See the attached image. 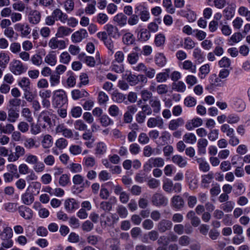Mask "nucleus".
Segmentation results:
<instances>
[{
    "mask_svg": "<svg viewBox=\"0 0 250 250\" xmlns=\"http://www.w3.org/2000/svg\"><path fill=\"white\" fill-rule=\"evenodd\" d=\"M74 128L79 131H84L87 128V125L82 120H76L74 123Z\"/></svg>",
    "mask_w": 250,
    "mask_h": 250,
    "instance_id": "60",
    "label": "nucleus"
},
{
    "mask_svg": "<svg viewBox=\"0 0 250 250\" xmlns=\"http://www.w3.org/2000/svg\"><path fill=\"white\" fill-rule=\"evenodd\" d=\"M88 36L87 32L85 29H81L75 32L71 36V40L73 42H79Z\"/></svg>",
    "mask_w": 250,
    "mask_h": 250,
    "instance_id": "12",
    "label": "nucleus"
},
{
    "mask_svg": "<svg viewBox=\"0 0 250 250\" xmlns=\"http://www.w3.org/2000/svg\"><path fill=\"white\" fill-rule=\"evenodd\" d=\"M125 95L122 93L114 91L112 94V100L117 103H122L125 100Z\"/></svg>",
    "mask_w": 250,
    "mask_h": 250,
    "instance_id": "45",
    "label": "nucleus"
},
{
    "mask_svg": "<svg viewBox=\"0 0 250 250\" xmlns=\"http://www.w3.org/2000/svg\"><path fill=\"white\" fill-rule=\"evenodd\" d=\"M67 102V95L63 90L58 89L53 91L52 104L55 107H61Z\"/></svg>",
    "mask_w": 250,
    "mask_h": 250,
    "instance_id": "1",
    "label": "nucleus"
},
{
    "mask_svg": "<svg viewBox=\"0 0 250 250\" xmlns=\"http://www.w3.org/2000/svg\"><path fill=\"white\" fill-rule=\"evenodd\" d=\"M64 207L67 211L72 212L74 210L78 208L79 203L73 198L68 199L65 201Z\"/></svg>",
    "mask_w": 250,
    "mask_h": 250,
    "instance_id": "18",
    "label": "nucleus"
},
{
    "mask_svg": "<svg viewBox=\"0 0 250 250\" xmlns=\"http://www.w3.org/2000/svg\"><path fill=\"white\" fill-rule=\"evenodd\" d=\"M48 46L52 49H63L65 48V42L63 40H58L56 38H51L49 42Z\"/></svg>",
    "mask_w": 250,
    "mask_h": 250,
    "instance_id": "11",
    "label": "nucleus"
},
{
    "mask_svg": "<svg viewBox=\"0 0 250 250\" xmlns=\"http://www.w3.org/2000/svg\"><path fill=\"white\" fill-rule=\"evenodd\" d=\"M183 141L187 144H194L196 143L197 138L194 134L188 132L183 136Z\"/></svg>",
    "mask_w": 250,
    "mask_h": 250,
    "instance_id": "49",
    "label": "nucleus"
},
{
    "mask_svg": "<svg viewBox=\"0 0 250 250\" xmlns=\"http://www.w3.org/2000/svg\"><path fill=\"white\" fill-rule=\"evenodd\" d=\"M19 110L13 107H9L7 110V121L9 123H15L20 116Z\"/></svg>",
    "mask_w": 250,
    "mask_h": 250,
    "instance_id": "15",
    "label": "nucleus"
},
{
    "mask_svg": "<svg viewBox=\"0 0 250 250\" xmlns=\"http://www.w3.org/2000/svg\"><path fill=\"white\" fill-rule=\"evenodd\" d=\"M208 145V141L205 138L198 140L197 146L198 153L199 155H205L206 153V147Z\"/></svg>",
    "mask_w": 250,
    "mask_h": 250,
    "instance_id": "22",
    "label": "nucleus"
},
{
    "mask_svg": "<svg viewBox=\"0 0 250 250\" xmlns=\"http://www.w3.org/2000/svg\"><path fill=\"white\" fill-rule=\"evenodd\" d=\"M12 236L13 230L10 227L5 228L2 232L0 230V237L1 240L11 239Z\"/></svg>",
    "mask_w": 250,
    "mask_h": 250,
    "instance_id": "39",
    "label": "nucleus"
},
{
    "mask_svg": "<svg viewBox=\"0 0 250 250\" xmlns=\"http://www.w3.org/2000/svg\"><path fill=\"white\" fill-rule=\"evenodd\" d=\"M213 178V173L210 172L206 175L202 176V184L203 187L206 188L208 187V184L211 183Z\"/></svg>",
    "mask_w": 250,
    "mask_h": 250,
    "instance_id": "47",
    "label": "nucleus"
},
{
    "mask_svg": "<svg viewBox=\"0 0 250 250\" xmlns=\"http://www.w3.org/2000/svg\"><path fill=\"white\" fill-rule=\"evenodd\" d=\"M243 38V35L240 32H235L228 39V42L229 45H233L240 42Z\"/></svg>",
    "mask_w": 250,
    "mask_h": 250,
    "instance_id": "29",
    "label": "nucleus"
},
{
    "mask_svg": "<svg viewBox=\"0 0 250 250\" xmlns=\"http://www.w3.org/2000/svg\"><path fill=\"white\" fill-rule=\"evenodd\" d=\"M172 88L177 92L183 93L186 90V85L183 82L178 81L172 83Z\"/></svg>",
    "mask_w": 250,
    "mask_h": 250,
    "instance_id": "42",
    "label": "nucleus"
},
{
    "mask_svg": "<svg viewBox=\"0 0 250 250\" xmlns=\"http://www.w3.org/2000/svg\"><path fill=\"white\" fill-rule=\"evenodd\" d=\"M150 107L154 113L158 114L160 112L161 104L160 100L157 97H154L149 100Z\"/></svg>",
    "mask_w": 250,
    "mask_h": 250,
    "instance_id": "19",
    "label": "nucleus"
},
{
    "mask_svg": "<svg viewBox=\"0 0 250 250\" xmlns=\"http://www.w3.org/2000/svg\"><path fill=\"white\" fill-rule=\"evenodd\" d=\"M220 129L221 131L225 133L228 137H230L234 134V130L233 128L230 127V126L227 124H225L221 126Z\"/></svg>",
    "mask_w": 250,
    "mask_h": 250,
    "instance_id": "51",
    "label": "nucleus"
},
{
    "mask_svg": "<svg viewBox=\"0 0 250 250\" xmlns=\"http://www.w3.org/2000/svg\"><path fill=\"white\" fill-rule=\"evenodd\" d=\"M240 121V116L235 113H231L229 114L227 118V122L228 124L230 125L238 124Z\"/></svg>",
    "mask_w": 250,
    "mask_h": 250,
    "instance_id": "55",
    "label": "nucleus"
},
{
    "mask_svg": "<svg viewBox=\"0 0 250 250\" xmlns=\"http://www.w3.org/2000/svg\"><path fill=\"white\" fill-rule=\"evenodd\" d=\"M135 13L138 14L142 21L146 22L148 21L150 18V14L146 7L140 5L135 7Z\"/></svg>",
    "mask_w": 250,
    "mask_h": 250,
    "instance_id": "5",
    "label": "nucleus"
},
{
    "mask_svg": "<svg viewBox=\"0 0 250 250\" xmlns=\"http://www.w3.org/2000/svg\"><path fill=\"white\" fill-rule=\"evenodd\" d=\"M19 85L24 91L30 90V81L27 77H22L18 82Z\"/></svg>",
    "mask_w": 250,
    "mask_h": 250,
    "instance_id": "33",
    "label": "nucleus"
},
{
    "mask_svg": "<svg viewBox=\"0 0 250 250\" xmlns=\"http://www.w3.org/2000/svg\"><path fill=\"white\" fill-rule=\"evenodd\" d=\"M151 202L157 207L165 206L167 204L168 200L163 194L155 193L151 198Z\"/></svg>",
    "mask_w": 250,
    "mask_h": 250,
    "instance_id": "4",
    "label": "nucleus"
},
{
    "mask_svg": "<svg viewBox=\"0 0 250 250\" xmlns=\"http://www.w3.org/2000/svg\"><path fill=\"white\" fill-rule=\"evenodd\" d=\"M15 29L20 32L22 37H26L28 36L31 31L30 26L27 23H18L14 25Z\"/></svg>",
    "mask_w": 250,
    "mask_h": 250,
    "instance_id": "6",
    "label": "nucleus"
},
{
    "mask_svg": "<svg viewBox=\"0 0 250 250\" xmlns=\"http://www.w3.org/2000/svg\"><path fill=\"white\" fill-rule=\"evenodd\" d=\"M238 13L240 16L245 18L247 21H250V10L247 7L244 6L239 7Z\"/></svg>",
    "mask_w": 250,
    "mask_h": 250,
    "instance_id": "40",
    "label": "nucleus"
},
{
    "mask_svg": "<svg viewBox=\"0 0 250 250\" xmlns=\"http://www.w3.org/2000/svg\"><path fill=\"white\" fill-rule=\"evenodd\" d=\"M113 21L116 22L119 26H124L126 24L127 17L123 13H119L114 16Z\"/></svg>",
    "mask_w": 250,
    "mask_h": 250,
    "instance_id": "31",
    "label": "nucleus"
},
{
    "mask_svg": "<svg viewBox=\"0 0 250 250\" xmlns=\"http://www.w3.org/2000/svg\"><path fill=\"white\" fill-rule=\"evenodd\" d=\"M165 164L164 160L161 157L151 158L144 166V170L149 171L153 167H162Z\"/></svg>",
    "mask_w": 250,
    "mask_h": 250,
    "instance_id": "3",
    "label": "nucleus"
},
{
    "mask_svg": "<svg viewBox=\"0 0 250 250\" xmlns=\"http://www.w3.org/2000/svg\"><path fill=\"white\" fill-rule=\"evenodd\" d=\"M96 165V160L92 156L85 157L83 159V166L86 168H91Z\"/></svg>",
    "mask_w": 250,
    "mask_h": 250,
    "instance_id": "44",
    "label": "nucleus"
},
{
    "mask_svg": "<svg viewBox=\"0 0 250 250\" xmlns=\"http://www.w3.org/2000/svg\"><path fill=\"white\" fill-rule=\"evenodd\" d=\"M108 111L109 115L112 117H116L121 115L119 108L115 104L111 105L109 106Z\"/></svg>",
    "mask_w": 250,
    "mask_h": 250,
    "instance_id": "59",
    "label": "nucleus"
},
{
    "mask_svg": "<svg viewBox=\"0 0 250 250\" xmlns=\"http://www.w3.org/2000/svg\"><path fill=\"white\" fill-rule=\"evenodd\" d=\"M46 125L41 123L40 119H38L37 124L32 123L30 125V132L32 134L36 135L42 132V128H45Z\"/></svg>",
    "mask_w": 250,
    "mask_h": 250,
    "instance_id": "16",
    "label": "nucleus"
},
{
    "mask_svg": "<svg viewBox=\"0 0 250 250\" xmlns=\"http://www.w3.org/2000/svg\"><path fill=\"white\" fill-rule=\"evenodd\" d=\"M193 56L195 61L198 63H202L205 60L204 53L201 49L198 47L195 48L193 51Z\"/></svg>",
    "mask_w": 250,
    "mask_h": 250,
    "instance_id": "32",
    "label": "nucleus"
},
{
    "mask_svg": "<svg viewBox=\"0 0 250 250\" xmlns=\"http://www.w3.org/2000/svg\"><path fill=\"white\" fill-rule=\"evenodd\" d=\"M30 60L33 64L37 66H40L42 63V57L39 54H35L32 56Z\"/></svg>",
    "mask_w": 250,
    "mask_h": 250,
    "instance_id": "64",
    "label": "nucleus"
},
{
    "mask_svg": "<svg viewBox=\"0 0 250 250\" xmlns=\"http://www.w3.org/2000/svg\"><path fill=\"white\" fill-rule=\"evenodd\" d=\"M172 205L173 207L180 209L184 206V201L180 196H175L172 199Z\"/></svg>",
    "mask_w": 250,
    "mask_h": 250,
    "instance_id": "43",
    "label": "nucleus"
},
{
    "mask_svg": "<svg viewBox=\"0 0 250 250\" xmlns=\"http://www.w3.org/2000/svg\"><path fill=\"white\" fill-rule=\"evenodd\" d=\"M21 114L26 121L29 123H31L33 121V118L32 116V112L29 108L25 107L23 108L21 111Z\"/></svg>",
    "mask_w": 250,
    "mask_h": 250,
    "instance_id": "54",
    "label": "nucleus"
},
{
    "mask_svg": "<svg viewBox=\"0 0 250 250\" xmlns=\"http://www.w3.org/2000/svg\"><path fill=\"white\" fill-rule=\"evenodd\" d=\"M49 82L51 86L54 87L60 83V76L55 73L50 76Z\"/></svg>",
    "mask_w": 250,
    "mask_h": 250,
    "instance_id": "61",
    "label": "nucleus"
},
{
    "mask_svg": "<svg viewBox=\"0 0 250 250\" xmlns=\"http://www.w3.org/2000/svg\"><path fill=\"white\" fill-rule=\"evenodd\" d=\"M56 133H61L63 136L67 138H72L73 134L72 130L67 128L63 124L58 125L55 128Z\"/></svg>",
    "mask_w": 250,
    "mask_h": 250,
    "instance_id": "10",
    "label": "nucleus"
},
{
    "mask_svg": "<svg viewBox=\"0 0 250 250\" xmlns=\"http://www.w3.org/2000/svg\"><path fill=\"white\" fill-rule=\"evenodd\" d=\"M209 65L205 64L200 67L198 76L201 79H204L209 73Z\"/></svg>",
    "mask_w": 250,
    "mask_h": 250,
    "instance_id": "50",
    "label": "nucleus"
},
{
    "mask_svg": "<svg viewBox=\"0 0 250 250\" xmlns=\"http://www.w3.org/2000/svg\"><path fill=\"white\" fill-rule=\"evenodd\" d=\"M107 36L114 39H118L121 36L119 29L115 26L111 24H107L104 26Z\"/></svg>",
    "mask_w": 250,
    "mask_h": 250,
    "instance_id": "9",
    "label": "nucleus"
},
{
    "mask_svg": "<svg viewBox=\"0 0 250 250\" xmlns=\"http://www.w3.org/2000/svg\"><path fill=\"white\" fill-rule=\"evenodd\" d=\"M41 14L37 10H31L28 16V20L29 22L32 24H37L41 21Z\"/></svg>",
    "mask_w": 250,
    "mask_h": 250,
    "instance_id": "14",
    "label": "nucleus"
},
{
    "mask_svg": "<svg viewBox=\"0 0 250 250\" xmlns=\"http://www.w3.org/2000/svg\"><path fill=\"white\" fill-rule=\"evenodd\" d=\"M122 41L124 44L127 45H130L134 43L135 38L132 33L127 32L123 35Z\"/></svg>",
    "mask_w": 250,
    "mask_h": 250,
    "instance_id": "36",
    "label": "nucleus"
},
{
    "mask_svg": "<svg viewBox=\"0 0 250 250\" xmlns=\"http://www.w3.org/2000/svg\"><path fill=\"white\" fill-rule=\"evenodd\" d=\"M134 49L135 51L129 54L127 58L128 62L131 64H135L138 62L141 55V49L139 47L136 46Z\"/></svg>",
    "mask_w": 250,
    "mask_h": 250,
    "instance_id": "13",
    "label": "nucleus"
},
{
    "mask_svg": "<svg viewBox=\"0 0 250 250\" xmlns=\"http://www.w3.org/2000/svg\"><path fill=\"white\" fill-rule=\"evenodd\" d=\"M10 61L9 55L3 52L0 53V66L1 67H5Z\"/></svg>",
    "mask_w": 250,
    "mask_h": 250,
    "instance_id": "52",
    "label": "nucleus"
},
{
    "mask_svg": "<svg viewBox=\"0 0 250 250\" xmlns=\"http://www.w3.org/2000/svg\"><path fill=\"white\" fill-rule=\"evenodd\" d=\"M164 121L160 116L149 118L147 121V126L149 128H154L158 127L163 128L164 127Z\"/></svg>",
    "mask_w": 250,
    "mask_h": 250,
    "instance_id": "7",
    "label": "nucleus"
},
{
    "mask_svg": "<svg viewBox=\"0 0 250 250\" xmlns=\"http://www.w3.org/2000/svg\"><path fill=\"white\" fill-rule=\"evenodd\" d=\"M196 160L199 165V167L200 170L204 172H206L209 171L210 169L209 165L205 159L203 158H196Z\"/></svg>",
    "mask_w": 250,
    "mask_h": 250,
    "instance_id": "34",
    "label": "nucleus"
},
{
    "mask_svg": "<svg viewBox=\"0 0 250 250\" xmlns=\"http://www.w3.org/2000/svg\"><path fill=\"white\" fill-rule=\"evenodd\" d=\"M172 223L167 219H162L157 224V229L160 233H164L170 230L172 227Z\"/></svg>",
    "mask_w": 250,
    "mask_h": 250,
    "instance_id": "8",
    "label": "nucleus"
},
{
    "mask_svg": "<svg viewBox=\"0 0 250 250\" xmlns=\"http://www.w3.org/2000/svg\"><path fill=\"white\" fill-rule=\"evenodd\" d=\"M68 145L67 141L64 138L57 139L55 142V146L60 150L64 149Z\"/></svg>",
    "mask_w": 250,
    "mask_h": 250,
    "instance_id": "62",
    "label": "nucleus"
},
{
    "mask_svg": "<svg viewBox=\"0 0 250 250\" xmlns=\"http://www.w3.org/2000/svg\"><path fill=\"white\" fill-rule=\"evenodd\" d=\"M52 14L56 21H60L62 23H65L67 21V15L59 8L54 10Z\"/></svg>",
    "mask_w": 250,
    "mask_h": 250,
    "instance_id": "21",
    "label": "nucleus"
},
{
    "mask_svg": "<svg viewBox=\"0 0 250 250\" xmlns=\"http://www.w3.org/2000/svg\"><path fill=\"white\" fill-rule=\"evenodd\" d=\"M71 95L73 99L77 100L80 98L87 97L88 94L84 90L75 89L72 91Z\"/></svg>",
    "mask_w": 250,
    "mask_h": 250,
    "instance_id": "35",
    "label": "nucleus"
},
{
    "mask_svg": "<svg viewBox=\"0 0 250 250\" xmlns=\"http://www.w3.org/2000/svg\"><path fill=\"white\" fill-rule=\"evenodd\" d=\"M138 36L139 40L146 42L150 39L151 35L147 29L142 28L139 31Z\"/></svg>",
    "mask_w": 250,
    "mask_h": 250,
    "instance_id": "38",
    "label": "nucleus"
},
{
    "mask_svg": "<svg viewBox=\"0 0 250 250\" xmlns=\"http://www.w3.org/2000/svg\"><path fill=\"white\" fill-rule=\"evenodd\" d=\"M53 144V138L50 134H45L42 136L41 145L44 149L50 148Z\"/></svg>",
    "mask_w": 250,
    "mask_h": 250,
    "instance_id": "24",
    "label": "nucleus"
},
{
    "mask_svg": "<svg viewBox=\"0 0 250 250\" xmlns=\"http://www.w3.org/2000/svg\"><path fill=\"white\" fill-rule=\"evenodd\" d=\"M182 67L184 69L188 70L190 73H195L196 72V65L193 64L192 62L189 60L184 61L182 64Z\"/></svg>",
    "mask_w": 250,
    "mask_h": 250,
    "instance_id": "37",
    "label": "nucleus"
},
{
    "mask_svg": "<svg viewBox=\"0 0 250 250\" xmlns=\"http://www.w3.org/2000/svg\"><path fill=\"white\" fill-rule=\"evenodd\" d=\"M170 69H166L164 72L158 73L156 76V80L158 83H163L166 82L169 78Z\"/></svg>",
    "mask_w": 250,
    "mask_h": 250,
    "instance_id": "30",
    "label": "nucleus"
},
{
    "mask_svg": "<svg viewBox=\"0 0 250 250\" xmlns=\"http://www.w3.org/2000/svg\"><path fill=\"white\" fill-rule=\"evenodd\" d=\"M79 59L85 63L87 65L90 67H93L95 65V61L93 57L87 56L84 53H81L78 56Z\"/></svg>",
    "mask_w": 250,
    "mask_h": 250,
    "instance_id": "26",
    "label": "nucleus"
},
{
    "mask_svg": "<svg viewBox=\"0 0 250 250\" xmlns=\"http://www.w3.org/2000/svg\"><path fill=\"white\" fill-rule=\"evenodd\" d=\"M44 62L51 66H55L57 62V54L55 51L49 52L44 57Z\"/></svg>",
    "mask_w": 250,
    "mask_h": 250,
    "instance_id": "17",
    "label": "nucleus"
},
{
    "mask_svg": "<svg viewBox=\"0 0 250 250\" xmlns=\"http://www.w3.org/2000/svg\"><path fill=\"white\" fill-rule=\"evenodd\" d=\"M72 31V30L70 28L62 26L58 28L56 35L59 37H63L69 35Z\"/></svg>",
    "mask_w": 250,
    "mask_h": 250,
    "instance_id": "46",
    "label": "nucleus"
},
{
    "mask_svg": "<svg viewBox=\"0 0 250 250\" xmlns=\"http://www.w3.org/2000/svg\"><path fill=\"white\" fill-rule=\"evenodd\" d=\"M166 41L165 35L162 33H160L156 35L154 40V43L157 47L163 46Z\"/></svg>",
    "mask_w": 250,
    "mask_h": 250,
    "instance_id": "56",
    "label": "nucleus"
},
{
    "mask_svg": "<svg viewBox=\"0 0 250 250\" xmlns=\"http://www.w3.org/2000/svg\"><path fill=\"white\" fill-rule=\"evenodd\" d=\"M184 124V120L182 118L171 120L168 124V128L171 130H176L179 127Z\"/></svg>",
    "mask_w": 250,
    "mask_h": 250,
    "instance_id": "27",
    "label": "nucleus"
},
{
    "mask_svg": "<svg viewBox=\"0 0 250 250\" xmlns=\"http://www.w3.org/2000/svg\"><path fill=\"white\" fill-rule=\"evenodd\" d=\"M9 69L10 71L16 75H20L26 70L22 62L18 60H13L11 62Z\"/></svg>",
    "mask_w": 250,
    "mask_h": 250,
    "instance_id": "2",
    "label": "nucleus"
},
{
    "mask_svg": "<svg viewBox=\"0 0 250 250\" xmlns=\"http://www.w3.org/2000/svg\"><path fill=\"white\" fill-rule=\"evenodd\" d=\"M203 121L201 118H195L188 121L186 124L185 127L188 130H192L194 128L201 126Z\"/></svg>",
    "mask_w": 250,
    "mask_h": 250,
    "instance_id": "20",
    "label": "nucleus"
},
{
    "mask_svg": "<svg viewBox=\"0 0 250 250\" xmlns=\"http://www.w3.org/2000/svg\"><path fill=\"white\" fill-rule=\"evenodd\" d=\"M21 198L23 203L27 205L31 204L34 200L33 194L29 191L28 189L21 195Z\"/></svg>",
    "mask_w": 250,
    "mask_h": 250,
    "instance_id": "28",
    "label": "nucleus"
},
{
    "mask_svg": "<svg viewBox=\"0 0 250 250\" xmlns=\"http://www.w3.org/2000/svg\"><path fill=\"white\" fill-rule=\"evenodd\" d=\"M19 213L20 215L25 219H30L33 216L32 210L28 207H24L23 209H20Z\"/></svg>",
    "mask_w": 250,
    "mask_h": 250,
    "instance_id": "48",
    "label": "nucleus"
},
{
    "mask_svg": "<svg viewBox=\"0 0 250 250\" xmlns=\"http://www.w3.org/2000/svg\"><path fill=\"white\" fill-rule=\"evenodd\" d=\"M235 10L232 7L228 6L223 11V16L227 20H231L234 16Z\"/></svg>",
    "mask_w": 250,
    "mask_h": 250,
    "instance_id": "41",
    "label": "nucleus"
},
{
    "mask_svg": "<svg viewBox=\"0 0 250 250\" xmlns=\"http://www.w3.org/2000/svg\"><path fill=\"white\" fill-rule=\"evenodd\" d=\"M155 62L158 66L163 67L167 62L166 58L163 54H158L155 56Z\"/></svg>",
    "mask_w": 250,
    "mask_h": 250,
    "instance_id": "53",
    "label": "nucleus"
},
{
    "mask_svg": "<svg viewBox=\"0 0 250 250\" xmlns=\"http://www.w3.org/2000/svg\"><path fill=\"white\" fill-rule=\"evenodd\" d=\"M180 14L181 16L186 18L189 22H193L196 19L195 12L189 9L180 10Z\"/></svg>",
    "mask_w": 250,
    "mask_h": 250,
    "instance_id": "25",
    "label": "nucleus"
},
{
    "mask_svg": "<svg viewBox=\"0 0 250 250\" xmlns=\"http://www.w3.org/2000/svg\"><path fill=\"white\" fill-rule=\"evenodd\" d=\"M14 129L15 127L14 125L10 123L6 124L5 125L3 126H2L1 125L0 126L1 132L4 134H11L14 132Z\"/></svg>",
    "mask_w": 250,
    "mask_h": 250,
    "instance_id": "63",
    "label": "nucleus"
},
{
    "mask_svg": "<svg viewBox=\"0 0 250 250\" xmlns=\"http://www.w3.org/2000/svg\"><path fill=\"white\" fill-rule=\"evenodd\" d=\"M100 123L104 127L108 126L113 124V121L107 115H103L99 119Z\"/></svg>",
    "mask_w": 250,
    "mask_h": 250,
    "instance_id": "58",
    "label": "nucleus"
},
{
    "mask_svg": "<svg viewBox=\"0 0 250 250\" xmlns=\"http://www.w3.org/2000/svg\"><path fill=\"white\" fill-rule=\"evenodd\" d=\"M172 161L181 168L185 167L188 164L187 158L180 155H175L172 157Z\"/></svg>",
    "mask_w": 250,
    "mask_h": 250,
    "instance_id": "23",
    "label": "nucleus"
},
{
    "mask_svg": "<svg viewBox=\"0 0 250 250\" xmlns=\"http://www.w3.org/2000/svg\"><path fill=\"white\" fill-rule=\"evenodd\" d=\"M235 203L232 201L225 202L221 206V208L226 212H231L234 208Z\"/></svg>",
    "mask_w": 250,
    "mask_h": 250,
    "instance_id": "57",
    "label": "nucleus"
}]
</instances>
